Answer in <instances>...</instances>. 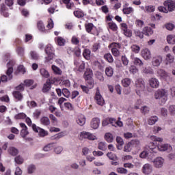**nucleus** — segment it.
Instances as JSON below:
<instances>
[{
	"mask_svg": "<svg viewBox=\"0 0 175 175\" xmlns=\"http://www.w3.org/2000/svg\"><path fill=\"white\" fill-rule=\"evenodd\" d=\"M136 92L139 95L140 92H143L146 90V83L143 79H138L135 83Z\"/></svg>",
	"mask_w": 175,
	"mask_h": 175,
	"instance_id": "4",
	"label": "nucleus"
},
{
	"mask_svg": "<svg viewBox=\"0 0 175 175\" xmlns=\"http://www.w3.org/2000/svg\"><path fill=\"white\" fill-rule=\"evenodd\" d=\"M14 161L17 165H21L24 162V159L21 156H17L15 157Z\"/></svg>",
	"mask_w": 175,
	"mask_h": 175,
	"instance_id": "55",
	"label": "nucleus"
},
{
	"mask_svg": "<svg viewBox=\"0 0 175 175\" xmlns=\"http://www.w3.org/2000/svg\"><path fill=\"white\" fill-rule=\"evenodd\" d=\"M108 27L109 29H111L112 31H117V29H118L117 25L113 22L108 23Z\"/></svg>",
	"mask_w": 175,
	"mask_h": 175,
	"instance_id": "41",
	"label": "nucleus"
},
{
	"mask_svg": "<svg viewBox=\"0 0 175 175\" xmlns=\"http://www.w3.org/2000/svg\"><path fill=\"white\" fill-rule=\"evenodd\" d=\"M152 154L151 152H148L147 150H144L139 154V157L140 158H148V156Z\"/></svg>",
	"mask_w": 175,
	"mask_h": 175,
	"instance_id": "51",
	"label": "nucleus"
},
{
	"mask_svg": "<svg viewBox=\"0 0 175 175\" xmlns=\"http://www.w3.org/2000/svg\"><path fill=\"white\" fill-rule=\"evenodd\" d=\"M12 64H13V62H9L7 64V66H8V70L6 71V75H2L1 77V81H2V83H6L8 80H12V79H13V67H12Z\"/></svg>",
	"mask_w": 175,
	"mask_h": 175,
	"instance_id": "1",
	"label": "nucleus"
},
{
	"mask_svg": "<svg viewBox=\"0 0 175 175\" xmlns=\"http://www.w3.org/2000/svg\"><path fill=\"white\" fill-rule=\"evenodd\" d=\"M83 55L85 59H90L91 58V51L90 49H85L83 53Z\"/></svg>",
	"mask_w": 175,
	"mask_h": 175,
	"instance_id": "36",
	"label": "nucleus"
},
{
	"mask_svg": "<svg viewBox=\"0 0 175 175\" xmlns=\"http://www.w3.org/2000/svg\"><path fill=\"white\" fill-rule=\"evenodd\" d=\"M158 121V116H152L148 120V125H154Z\"/></svg>",
	"mask_w": 175,
	"mask_h": 175,
	"instance_id": "34",
	"label": "nucleus"
},
{
	"mask_svg": "<svg viewBox=\"0 0 175 175\" xmlns=\"http://www.w3.org/2000/svg\"><path fill=\"white\" fill-rule=\"evenodd\" d=\"M19 125L21 128H22L20 135L23 137V139H25V137H27V136L29 135V132H28V127L25 125V123H20Z\"/></svg>",
	"mask_w": 175,
	"mask_h": 175,
	"instance_id": "10",
	"label": "nucleus"
},
{
	"mask_svg": "<svg viewBox=\"0 0 175 175\" xmlns=\"http://www.w3.org/2000/svg\"><path fill=\"white\" fill-rule=\"evenodd\" d=\"M122 83L124 87H129V85H131V79L126 78L122 80Z\"/></svg>",
	"mask_w": 175,
	"mask_h": 175,
	"instance_id": "47",
	"label": "nucleus"
},
{
	"mask_svg": "<svg viewBox=\"0 0 175 175\" xmlns=\"http://www.w3.org/2000/svg\"><path fill=\"white\" fill-rule=\"evenodd\" d=\"M109 124H111L112 126H116V125H117L118 126L121 127L124 125V124L121 121V118H118V120L117 122L114 118H107L104 120L102 122L103 126H107Z\"/></svg>",
	"mask_w": 175,
	"mask_h": 175,
	"instance_id": "2",
	"label": "nucleus"
},
{
	"mask_svg": "<svg viewBox=\"0 0 175 175\" xmlns=\"http://www.w3.org/2000/svg\"><path fill=\"white\" fill-rule=\"evenodd\" d=\"M107 157L111 159V161H118V157L114 154H112L111 152L107 154Z\"/></svg>",
	"mask_w": 175,
	"mask_h": 175,
	"instance_id": "45",
	"label": "nucleus"
},
{
	"mask_svg": "<svg viewBox=\"0 0 175 175\" xmlns=\"http://www.w3.org/2000/svg\"><path fill=\"white\" fill-rule=\"evenodd\" d=\"M141 113H142V114H148V113H150V107H147V106H144L141 108Z\"/></svg>",
	"mask_w": 175,
	"mask_h": 175,
	"instance_id": "54",
	"label": "nucleus"
},
{
	"mask_svg": "<svg viewBox=\"0 0 175 175\" xmlns=\"http://www.w3.org/2000/svg\"><path fill=\"white\" fill-rule=\"evenodd\" d=\"M45 53L47 55V57H45V62H50L53 58H54V48L51 44H48L45 47Z\"/></svg>",
	"mask_w": 175,
	"mask_h": 175,
	"instance_id": "3",
	"label": "nucleus"
},
{
	"mask_svg": "<svg viewBox=\"0 0 175 175\" xmlns=\"http://www.w3.org/2000/svg\"><path fill=\"white\" fill-rule=\"evenodd\" d=\"M165 160L163 159V158L161 157H157L153 161L154 165L157 168L162 167V166H163Z\"/></svg>",
	"mask_w": 175,
	"mask_h": 175,
	"instance_id": "12",
	"label": "nucleus"
},
{
	"mask_svg": "<svg viewBox=\"0 0 175 175\" xmlns=\"http://www.w3.org/2000/svg\"><path fill=\"white\" fill-rule=\"evenodd\" d=\"M163 4L167 8V12H174L175 10V3L173 1H165Z\"/></svg>",
	"mask_w": 175,
	"mask_h": 175,
	"instance_id": "11",
	"label": "nucleus"
},
{
	"mask_svg": "<svg viewBox=\"0 0 175 175\" xmlns=\"http://www.w3.org/2000/svg\"><path fill=\"white\" fill-rule=\"evenodd\" d=\"M98 148L101 150V151H106L107 150V145L105 142H100L98 143Z\"/></svg>",
	"mask_w": 175,
	"mask_h": 175,
	"instance_id": "37",
	"label": "nucleus"
},
{
	"mask_svg": "<svg viewBox=\"0 0 175 175\" xmlns=\"http://www.w3.org/2000/svg\"><path fill=\"white\" fill-rule=\"evenodd\" d=\"M167 42L169 44H175V36H167Z\"/></svg>",
	"mask_w": 175,
	"mask_h": 175,
	"instance_id": "39",
	"label": "nucleus"
},
{
	"mask_svg": "<svg viewBox=\"0 0 175 175\" xmlns=\"http://www.w3.org/2000/svg\"><path fill=\"white\" fill-rule=\"evenodd\" d=\"M149 83L152 88H158L159 87V81L157 78H152L149 80Z\"/></svg>",
	"mask_w": 175,
	"mask_h": 175,
	"instance_id": "19",
	"label": "nucleus"
},
{
	"mask_svg": "<svg viewBox=\"0 0 175 175\" xmlns=\"http://www.w3.org/2000/svg\"><path fill=\"white\" fill-rule=\"evenodd\" d=\"M114 73V70L113 68L109 66L105 68V74L108 77H111Z\"/></svg>",
	"mask_w": 175,
	"mask_h": 175,
	"instance_id": "30",
	"label": "nucleus"
},
{
	"mask_svg": "<svg viewBox=\"0 0 175 175\" xmlns=\"http://www.w3.org/2000/svg\"><path fill=\"white\" fill-rule=\"evenodd\" d=\"M37 27L39 31H41V32H44V31L46 30L44 29V25L43 24V22L41 21L38 22Z\"/></svg>",
	"mask_w": 175,
	"mask_h": 175,
	"instance_id": "46",
	"label": "nucleus"
},
{
	"mask_svg": "<svg viewBox=\"0 0 175 175\" xmlns=\"http://www.w3.org/2000/svg\"><path fill=\"white\" fill-rule=\"evenodd\" d=\"M105 59L107 61V62H109V64H111L114 62V59H113V55H111L110 53H106L104 55Z\"/></svg>",
	"mask_w": 175,
	"mask_h": 175,
	"instance_id": "33",
	"label": "nucleus"
},
{
	"mask_svg": "<svg viewBox=\"0 0 175 175\" xmlns=\"http://www.w3.org/2000/svg\"><path fill=\"white\" fill-rule=\"evenodd\" d=\"M111 53L114 57H119L120 56V51L117 48H112Z\"/></svg>",
	"mask_w": 175,
	"mask_h": 175,
	"instance_id": "60",
	"label": "nucleus"
},
{
	"mask_svg": "<svg viewBox=\"0 0 175 175\" xmlns=\"http://www.w3.org/2000/svg\"><path fill=\"white\" fill-rule=\"evenodd\" d=\"M84 79L85 81L92 80V70H91V69H86L84 73Z\"/></svg>",
	"mask_w": 175,
	"mask_h": 175,
	"instance_id": "21",
	"label": "nucleus"
},
{
	"mask_svg": "<svg viewBox=\"0 0 175 175\" xmlns=\"http://www.w3.org/2000/svg\"><path fill=\"white\" fill-rule=\"evenodd\" d=\"M32 129L36 132V133H38V136H40V137H44L49 135L48 131H46V130L39 126H37L35 124L32 125Z\"/></svg>",
	"mask_w": 175,
	"mask_h": 175,
	"instance_id": "6",
	"label": "nucleus"
},
{
	"mask_svg": "<svg viewBox=\"0 0 175 175\" xmlns=\"http://www.w3.org/2000/svg\"><path fill=\"white\" fill-rule=\"evenodd\" d=\"M64 136H65V135L64 134L63 132L59 133L52 137H51V140H59V139H61L62 137H64Z\"/></svg>",
	"mask_w": 175,
	"mask_h": 175,
	"instance_id": "32",
	"label": "nucleus"
},
{
	"mask_svg": "<svg viewBox=\"0 0 175 175\" xmlns=\"http://www.w3.org/2000/svg\"><path fill=\"white\" fill-rule=\"evenodd\" d=\"M0 12L1 14L4 17H9V12H8V8L5 4L3 3L1 5Z\"/></svg>",
	"mask_w": 175,
	"mask_h": 175,
	"instance_id": "22",
	"label": "nucleus"
},
{
	"mask_svg": "<svg viewBox=\"0 0 175 175\" xmlns=\"http://www.w3.org/2000/svg\"><path fill=\"white\" fill-rule=\"evenodd\" d=\"M146 12L148 13H152L155 11V6L154 5H147L145 7Z\"/></svg>",
	"mask_w": 175,
	"mask_h": 175,
	"instance_id": "50",
	"label": "nucleus"
},
{
	"mask_svg": "<svg viewBox=\"0 0 175 175\" xmlns=\"http://www.w3.org/2000/svg\"><path fill=\"white\" fill-rule=\"evenodd\" d=\"M54 144H55V143H50L49 144H47L46 146H45L44 147V151H46V152H49V151H51V150L53 148H54Z\"/></svg>",
	"mask_w": 175,
	"mask_h": 175,
	"instance_id": "40",
	"label": "nucleus"
},
{
	"mask_svg": "<svg viewBox=\"0 0 175 175\" xmlns=\"http://www.w3.org/2000/svg\"><path fill=\"white\" fill-rule=\"evenodd\" d=\"M94 99L99 106H103L105 105V99H103V97L102 95H100V92L99 91V88L96 89V95L94 97Z\"/></svg>",
	"mask_w": 175,
	"mask_h": 175,
	"instance_id": "7",
	"label": "nucleus"
},
{
	"mask_svg": "<svg viewBox=\"0 0 175 175\" xmlns=\"http://www.w3.org/2000/svg\"><path fill=\"white\" fill-rule=\"evenodd\" d=\"M131 50H132V51H133V53H135V54H137V53H139V51H140V46H139L137 45H133L131 46Z\"/></svg>",
	"mask_w": 175,
	"mask_h": 175,
	"instance_id": "62",
	"label": "nucleus"
},
{
	"mask_svg": "<svg viewBox=\"0 0 175 175\" xmlns=\"http://www.w3.org/2000/svg\"><path fill=\"white\" fill-rule=\"evenodd\" d=\"M142 55L144 59H150L151 58V52L148 49H144L142 51Z\"/></svg>",
	"mask_w": 175,
	"mask_h": 175,
	"instance_id": "20",
	"label": "nucleus"
},
{
	"mask_svg": "<svg viewBox=\"0 0 175 175\" xmlns=\"http://www.w3.org/2000/svg\"><path fill=\"white\" fill-rule=\"evenodd\" d=\"M74 15L75 17H77V18H81L82 17H84V12L81 11H74Z\"/></svg>",
	"mask_w": 175,
	"mask_h": 175,
	"instance_id": "49",
	"label": "nucleus"
},
{
	"mask_svg": "<svg viewBox=\"0 0 175 175\" xmlns=\"http://www.w3.org/2000/svg\"><path fill=\"white\" fill-rule=\"evenodd\" d=\"M83 139H88V140H95L96 137L92 135L91 133L83 131L80 133L79 139L83 140Z\"/></svg>",
	"mask_w": 175,
	"mask_h": 175,
	"instance_id": "8",
	"label": "nucleus"
},
{
	"mask_svg": "<svg viewBox=\"0 0 175 175\" xmlns=\"http://www.w3.org/2000/svg\"><path fill=\"white\" fill-rule=\"evenodd\" d=\"M105 138L108 143H113V135L111 133H105Z\"/></svg>",
	"mask_w": 175,
	"mask_h": 175,
	"instance_id": "35",
	"label": "nucleus"
},
{
	"mask_svg": "<svg viewBox=\"0 0 175 175\" xmlns=\"http://www.w3.org/2000/svg\"><path fill=\"white\" fill-rule=\"evenodd\" d=\"M122 12L124 14H131V13L133 12V8L131 7L123 8Z\"/></svg>",
	"mask_w": 175,
	"mask_h": 175,
	"instance_id": "52",
	"label": "nucleus"
},
{
	"mask_svg": "<svg viewBox=\"0 0 175 175\" xmlns=\"http://www.w3.org/2000/svg\"><path fill=\"white\" fill-rule=\"evenodd\" d=\"M85 28L88 33H91L92 29H94V24L92 23H86L85 24Z\"/></svg>",
	"mask_w": 175,
	"mask_h": 175,
	"instance_id": "31",
	"label": "nucleus"
},
{
	"mask_svg": "<svg viewBox=\"0 0 175 175\" xmlns=\"http://www.w3.org/2000/svg\"><path fill=\"white\" fill-rule=\"evenodd\" d=\"M135 36L137 38H139V39H143V38H144V31L142 32L139 30H135Z\"/></svg>",
	"mask_w": 175,
	"mask_h": 175,
	"instance_id": "48",
	"label": "nucleus"
},
{
	"mask_svg": "<svg viewBox=\"0 0 175 175\" xmlns=\"http://www.w3.org/2000/svg\"><path fill=\"white\" fill-rule=\"evenodd\" d=\"M52 70L56 75H62V70H61L59 68L57 67V66L52 65Z\"/></svg>",
	"mask_w": 175,
	"mask_h": 175,
	"instance_id": "43",
	"label": "nucleus"
},
{
	"mask_svg": "<svg viewBox=\"0 0 175 175\" xmlns=\"http://www.w3.org/2000/svg\"><path fill=\"white\" fill-rule=\"evenodd\" d=\"M77 123L78 124V125H80V126H83V125L85 124V116H84L83 115L79 116L77 118Z\"/></svg>",
	"mask_w": 175,
	"mask_h": 175,
	"instance_id": "23",
	"label": "nucleus"
},
{
	"mask_svg": "<svg viewBox=\"0 0 175 175\" xmlns=\"http://www.w3.org/2000/svg\"><path fill=\"white\" fill-rule=\"evenodd\" d=\"M27 105L29 107H38V103H36V102L35 101H27Z\"/></svg>",
	"mask_w": 175,
	"mask_h": 175,
	"instance_id": "63",
	"label": "nucleus"
},
{
	"mask_svg": "<svg viewBox=\"0 0 175 175\" xmlns=\"http://www.w3.org/2000/svg\"><path fill=\"white\" fill-rule=\"evenodd\" d=\"M161 114L163 117H167V109L166 108H161Z\"/></svg>",
	"mask_w": 175,
	"mask_h": 175,
	"instance_id": "64",
	"label": "nucleus"
},
{
	"mask_svg": "<svg viewBox=\"0 0 175 175\" xmlns=\"http://www.w3.org/2000/svg\"><path fill=\"white\" fill-rule=\"evenodd\" d=\"M144 34L146 36H150V35H152L154 31H152V29L151 27H145L143 29Z\"/></svg>",
	"mask_w": 175,
	"mask_h": 175,
	"instance_id": "29",
	"label": "nucleus"
},
{
	"mask_svg": "<svg viewBox=\"0 0 175 175\" xmlns=\"http://www.w3.org/2000/svg\"><path fill=\"white\" fill-rule=\"evenodd\" d=\"M121 28L123 30V33L125 36L127 38H131V36H132V31L128 29V25H126V23H122Z\"/></svg>",
	"mask_w": 175,
	"mask_h": 175,
	"instance_id": "13",
	"label": "nucleus"
},
{
	"mask_svg": "<svg viewBox=\"0 0 175 175\" xmlns=\"http://www.w3.org/2000/svg\"><path fill=\"white\" fill-rule=\"evenodd\" d=\"M100 124V120L98 118H94L92 119L90 125L93 129H98L99 124Z\"/></svg>",
	"mask_w": 175,
	"mask_h": 175,
	"instance_id": "16",
	"label": "nucleus"
},
{
	"mask_svg": "<svg viewBox=\"0 0 175 175\" xmlns=\"http://www.w3.org/2000/svg\"><path fill=\"white\" fill-rule=\"evenodd\" d=\"M122 62L124 66H128V64H129V60H128V58L125 55L122 56Z\"/></svg>",
	"mask_w": 175,
	"mask_h": 175,
	"instance_id": "61",
	"label": "nucleus"
},
{
	"mask_svg": "<svg viewBox=\"0 0 175 175\" xmlns=\"http://www.w3.org/2000/svg\"><path fill=\"white\" fill-rule=\"evenodd\" d=\"M134 65H136L137 66H143L144 64L140 59L136 57L134 59Z\"/></svg>",
	"mask_w": 175,
	"mask_h": 175,
	"instance_id": "56",
	"label": "nucleus"
},
{
	"mask_svg": "<svg viewBox=\"0 0 175 175\" xmlns=\"http://www.w3.org/2000/svg\"><path fill=\"white\" fill-rule=\"evenodd\" d=\"M172 148V146L167 144H161L158 146L159 151H171Z\"/></svg>",
	"mask_w": 175,
	"mask_h": 175,
	"instance_id": "17",
	"label": "nucleus"
},
{
	"mask_svg": "<svg viewBox=\"0 0 175 175\" xmlns=\"http://www.w3.org/2000/svg\"><path fill=\"white\" fill-rule=\"evenodd\" d=\"M14 98L17 99V100H21L23 99V94H21L18 91H14L13 92Z\"/></svg>",
	"mask_w": 175,
	"mask_h": 175,
	"instance_id": "38",
	"label": "nucleus"
},
{
	"mask_svg": "<svg viewBox=\"0 0 175 175\" xmlns=\"http://www.w3.org/2000/svg\"><path fill=\"white\" fill-rule=\"evenodd\" d=\"M8 154L12 155V157H16L18 154V150L15 147H10L8 149Z\"/></svg>",
	"mask_w": 175,
	"mask_h": 175,
	"instance_id": "25",
	"label": "nucleus"
},
{
	"mask_svg": "<svg viewBox=\"0 0 175 175\" xmlns=\"http://www.w3.org/2000/svg\"><path fill=\"white\" fill-rule=\"evenodd\" d=\"M155 99H161L162 102H166L167 100V95H166V91L163 89L158 90L154 93Z\"/></svg>",
	"mask_w": 175,
	"mask_h": 175,
	"instance_id": "5",
	"label": "nucleus"
},
{
	"mask_svg": "<svg viewBox=\"0 0 175 175\" xmlns=\"http://www.w3.org/2000/svg\"><path fill=\"white\" fill-rule=\"evenodd\" d=\"M152 172V165L146 163L142 167V172L144 174H150Z\"/></svg>",
	"mask_w": 175,
	"mask_h": 175,
	"instance_id": "15",
	"label": "nucleus"
},
{
	"mask_svg": "<svg viewBox=\"0 0 175 175\" xmlns=\"http://www.w3.org/2000/svg\"><path fill=\"white\" fill-rule=\"evenodd\" d=\"M57 43L59 46H64L65 45V39L62 38V37H58Z\"/></svg>",
	"mask_w": 175,
	"mask_h": 175,
	"instance_id": "58",
	"label": "nucleus"
},
{
	"mask_svg": "<svg viewBox=\"0 0 175 175\" xmlns=\"http://www.w3.org/2000/svg\"><path fill=\"white\" fill-rule=\"evenodd\" d=\"M116 172H118V173H120V174H128V170L124 167L117 168Z\"/></svg>",
	"mask_w": 175,
	"mask_h": 175,
	"instance_id": "53",
	"label": "nucleus"
},
{
	"mask_svg": "<svg viewBox=\"0 0 175 175\" xmlns=\"http://www.w3.org/2000/svg\"><path fill=\"white\" fill-rule=\"evenodd\" d=\"M62 94L65 98H69V96H70V92H69V90L66 88L62 89Z\"/></svg>",
	"mask_w": 175,
	"mask_h": 175,
	"instance_id": "57",
	"label": "nucleus"
},
{
	"mask_svg": "<svg viewBox=\"0 0 175 175\" xmlns=\"http://www.w3.org/2000/svg\"><path fill=\"white\" fill-rule=\"evenodd\" d=\"M51 84L53 83L50 79H48L46 82L44 84V86L42 88V92H49L50 90H51Z\"/></svg>",
	"mask_w": 175,
	"mask_h": 175,
	"instance_id": "18",
	"label": "nucleus"
},
{
	"mask_svg": "<svg viewBox=\"0 0 175 175\" xmlns=\"http://www.w3.org/2000/svg\"><path fill=\"white\" fill-rule=\"evenodd\" d=\"M40 124L45 126H49L50 125V119L48 117L44 116L40 119Z\"/></svg>",
	"mask_w": 175,
	"mask_h": 175,
	"instance_id": "24",
	"label": "nucleus"
},
{
	"mask_svg": "<svg viewBox=\"0 0 175 175\" xmlns=\"http://www.w3.org/2000/svg\"><path fill=\"white\" fill-rule=\"evenodd\" d=\"M15 120H24L27 118V115L24 113H19L14 116Z\"/></svg>",
	"mask_w": 175,
	"mask_h": 175,
	"instance_id": "42",
	"label": "nucleus"
},
{
	"mask_svg": "<svg viewBox=\"0 0 175 175\" xmlns=\"http://www.w3.org/2000/svg\"><path fill=\"white\" fill-rule=\"evenodd\" d=\"M168 111L171 116H175V105H170L168 107Z\"/></svg>",
	"mask_w": 175,
	"mask_h": 175,
	"instance_id": "59",
	"label": "nucleus"
},
{
	"mask_svg": "<svg viewBox=\"0 0 175 175\" xmlns=\"http://www.w3.org/2000/svg\"><path fill=\"white\" fill-rule=\"evenodd\" d=\"M163 62V59L162 58V56L157 55L153 57L152 59V65L154 66V68H159V66H161V64Z\"/></svg>",
	"mask_w": 175,
	"mask_h": 175,
	"instance_id": "9",
	"label": "nucleus"
},
{
	"mask_svg": "<svg viewBox=\"0 0 175 175\" xmlns=\"http://www.w3.org/2000/svg\"><path fill=\"white\" fill-rule=\"evenodd\" d=\"M29 55L31 59H33L34 61H38V59H39V54H38L36 51H31Z\"/></svg>",
	"mask_w": 175,
	"mask_h": 175,
	"instance_id": "28",
	"label": "nucleus"
},
{
	"mask_svg": "<svg viewBox=\"0 0 175 175\" xmlns=\"http://www.w3.org/2000/svg\"><path fill=\"white\" fill-rule=\"evenodd\" d=\"M40 114H42V111L39 109H36L33 113V117L35 120H39V117H40Z\"/></svg>",
	"mask_w": 175,
	"mask_h": 175,
	"instance_id": "44",
	"label": "nucleus"
},
{
	"mask_svg": "<svg viewBox=\"0 0 175 175\" xmlns=\"http://www.w3.org/2000/svg\"><path fill=\"white\" fill-rule=\"evenodd\" d=\"M157 75L163 79H165V77H167V72H166V71H165V70L162 68H159L157 70Z\"/></svg>",
	"mask_w": 175,
	"mask_h": 175,
	"instance_id": "26",
	"label": "nucleus"
},
{
	"mask_svg": "<svg viewBox=\"0 0 175 175\" xmlns=\"http://www.w3.org/2000/svg\"><path fill=\"white\" fill-rule=\"evenodd\" d=\"M74 64L78 68L79 72H83L85 69V63L81 60H75Z\"/></svg>",
	"mask_w": 175,
	"mask_h": 175,
	"instance_id": "14",
	"label": "nucleus"
},
{
	"mask_svg": "<svg viewBox=\"0 0 175 175\" xmlns=\"http://www.w3.org/2000/svg\"><path fill=\"white\" fill-rule=\"evenodd\" d=\"M40 73L44 79H49V77H50V73L45 68H41L40 70Z\"/></svg>",
	"mask_w": 175,
	"mask_h": 175,
	"instance_id": "27",
	"label": "nucleus"
}]
</instances>
